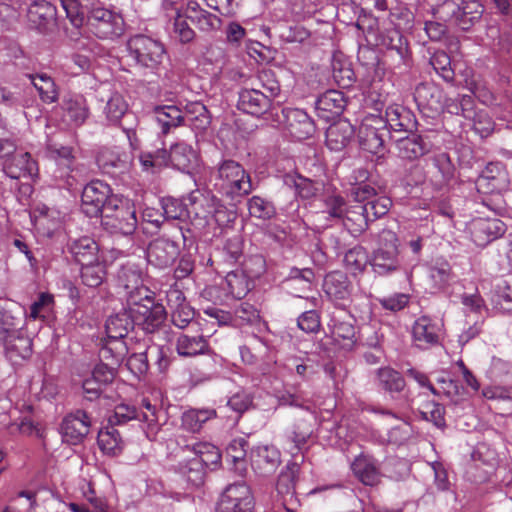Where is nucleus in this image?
<instances>
[{
  "label": "nucleus",
  "mask_w": 512,
  "mask_h": 512,
  "mask_svg": "<svg viewBox=\"0 0 512 512\" xmlns=\"http://www.w3.org/2000/svg\"><path fill=\"white\" fill-rule=\"evenodd\" d=\"M101 223L109 233L122 236L126 242L123 248H113V257L125 255L134 245L133 234L137 228L134 204L122 196H112L101 214Z\"/></svg>",
  "instance_id": "1"
},
{
  "label": "nucleus",
  "mask_w": 512,
  "mask_h": 512,
  "mask_svg": "<svg viewBox=\"0 0 512 512\" xmlns=\"http://www.w3.org/2000/svg\"><path fill=\"white\" fill-rule=\"evenodd\" d=\"M135 323L130 309H125L110 316L105 324L106 338L99 350L101 361H112L113 365H119L130 348L124 338L133 329Z\"/></svg>",
  "instance_id": "2"
},
{
  "label": "nucleus",
  "mask_w": 512,
  "mask_h": 512,
  "mask_svg": "<svg viewBox=\"0 0 512 512\" xmlns=\"http://www.w3.org/2000/svg\"><path fill=\"white\" fill-rule=\"evenodd\" d=\"M88 9L86 24L90 33L102 40H115L125 32L122 15L100 5V0L86 2Z\"/></svg>",
  "instance_id": "3"
},
{
  "label": "nucleus",
  "mask_w": 512,
  "mask_h": 512,
  "mask_svg": "<svg viewBox=\"0 0 512 512\" xmlns=\"http://www.w3.org/2000/svg\"><path fill=\"white\" fill-rule=\"evenodd\" d=\"M214 185L231 199L246 196L253 190L250 174L234 160H224L218 165Z\"/></svg>",
  "instance_id": "4"
},
{
  "label": "nucleus",
  "mask_w": 512,
  "mask_h": 512,
  "mask_svg": "<svg viewBox=\"0 0 512 512\" xmlns=\"http://www.w3.org/2000/svg\"><path fill=\"white\" fill-rule=\"evenodd\" d=\"M160 413L161 409L157 405L151 404L148 399H143L140 411L129 404L121 403L116 405L113 414L109 417V422L111 425H120L132 419H137L143 423L146 437L153 441L160 430Z\"/></svg>",
  "instance_id": "5"
},
{
  "label": "nucleus",
  "mask_w": 512,
  "mask_h": 512,
  "mask_svg": "<svg viewBox=\"0 0 512 512\" xmlns=\"http://www.w3.org/2000/svg\"><path fill=\"white\" fill-rule=\"evenodd\" d=\"M483 8L479 0H445L437 8L442 20L468 31L482 16Z\"/></svg>",
  "instance_id": "6"
},
{
  "label": "nucleus",
  "mask_w": 512,
  "mask_h": 512,
  "mask_svg": "<svg viewBox=\"0 0 512 512\" xmlns=\"http://www.w3.org/2000/svg\"><path fill=\"white\" fill-rule=\"evenodd\" d=\"M281 406L301 408L309 412L308 419L295 423L291 431L287 432V438L294 444L295 449L300 450L313 434L315 415L311 410V401L302 393H284L279 397Z\"/></svg>",
  "instance_id": "7"
},
{
  "label": "nucleus",
  "mask_w": 512,
  "mask_h": 512,
  "mask_svg": "<svg viewBox=\"0 0 512 512\" xmlns=\"http://www.w3.org/2000/svg\"><path fill=\"white\" fill-rule=\"evenodd\" d=\"M127 49L137 64L150 70H156L165 55L162 43L145 35L131 37L127 42Z\"/></svg>",
  "instance_id": "8"
},
{
  "label": "nucleus",
  "mask_w": 512,
  "mask_h": 512,
  "mask_svg": "<svg viewBox=\"0 0 512 512\" xmlns=\"http://www.w3.org/2000/svg\"><path fill=\"white\" fill-rule=\"evenodd\" d=\"M134 323L142 327L147 333H153L164 323L167 313L165 307L160 303H155L152 294L136 301L132 298L128 305Z\"/></svg>",
  "instance_id": "9"
},
{
  "label": "nucleus",
  "mask_w": 512,
  "mask_h": 512,
  "mask_svg": "<svg viewBox=\"0 0 512 512\" xmlns=\"http://www.w3.org/2000/svg\"><path fill=\"white\" fill-rule=\"evenodd\" d=\"M255 499L251 488L245 482L228 485L223 491L217 512H254Z\"/></svg>",
  "instance_id": "10"
},
{
  "label": "nucleus",
  "mask_w": 512,
  "mask_h": 512,
  "mask_svg": "<svg viewBox=\"0 0 512 512\" xmlns=\"http://www.w3.org/2000/svg\"><path fill=\"white\" fill-rule=\"evenodd\" d=\"M112 190L110 186L101 181L93 180L82 191L81 208L89 217H97L106 210V204L110 201Z\"/></svg>",
  "instance_id": "11"
},
{
  "label": "nucleus",
  "mask_w": 512,
  "mask_h": 512,
  "mask_svg": "<svg viewBox=\"0 0 512 512\" xmlns=\"http://www.w3.org/2000/svg\"><path fill=\"white\" fill-rule=\"evenodd\" d=\"M118 287L122 289L123 296L126 298L127 305L131 304L132 298L140 301L152 294V292L143 285L142 272L135 265L126 264L122 266L117 275Z\"/></svg>",
  "instance_id": "12"
},
{
  "label": "nucleus",
  "mask_w": 512,
  "mask_h": 512,
  "mask_svg": "<svg viewBox=\"0 0 512 512\" xmlns=\"http://www.w3.org/2000/svg\"><path fill=\"white\" fill-rule=\"evenodd\" d=\"M117 366L113 365L112 361H102L83 379L82 388L87 400L93 401L100 397L104 388L114 380Z\"/></svg>",
  "instance_id": "13"
},
{
  "label": "nucleus",
  "mask_w": 512,
  "mask_h": 512,
  "mask_svg": "<svg viewBox=\"0 0 512 512\" xmlns=\"http://www.w3.org/2000/svg\"><path fill=\"white\" fill-rule=\"evenodd\" d=\"M322 288L325 296L336 307L344 309L351 301L352 285L347 275L341 271L328 273L324 278Z\"/></svg>",
  "instance_id": "14"
},
{
  "label": "nucleus",
  "mask_w": 512,
  "mask_h": 512,
  "mask_svg": "<svg viewBox=\"0 0 512 512\" xmlns=\"http://www.w3.org/2000/svg\"><path fill=\"white\" fill-rule=\"evenodd\" d=\"M91 427L89 415L83 410H77L68 414L62 420L60 433L62 440L70 445H78L83 442Z\"/></svg>",
  "instance_id": "15"
},
{
  "label": "nucleus",
  "mask_w": 512,
  "mask_h": 512,
  "mask_svg": "<svg viewBox=\"0 0 512 512\" xmlns=\"http://www.w3.org/2000/svg\"><path fill=\"white\" fill-rule=\"evenodd\" d=\"M442 332L443 323L441 320L421 316L412 326L413 342L420 349H428L440 342Z\"/></svg>",
  "instance_id": "16"
},
{
  "label": "nucleus",
  "mask_w": 512,
  "mask_h": 512,
  "mask_svg": "<svg viewBox=\"0 0 512 512\" xmlns=\"http://www.w3.org/2000/svg\"><path fill=\"white\" fill-rule=\"evenodd\" d=\"M383 120L378 116L367 117L360 125L358 131L361 148L372 154H377L383 148L386 129Z\"/></svg>",
  "instance_id": "17"
},
{
  "label": "nucleus",
  "mask_w": 512,
  "mask_h": 512,
  "mask_svg": "<svg viewBox=\"0 0 512 512\" xmlns=\"http://www.w3.org/2000/svg\"><path fill=\"white\" fill-rule=\"evenodd\" d=\"M216 197L210 193H202L199 190L191 192L186 198L188 218L195 221L199 227L210 225L211 213L215 209Z\"/></svg>",
  "instance_id": "18"
},
{
  "label": "nucleus",
  "mask_w": 512,
  "mask_h": 512,
  "mask_svg": "<svg viewBox=\"0 0 512 512\" xmlns=\"http://www.w3.org/2000/svg\"><path fill=\"white\" fill-rule=\"evenodd\" d=\"M470 233L473 242L480 247H485L492 241L502 237L507 227L497 218H477L470 223Z\"/></svg>",
  "instance_id": "19"
},
{
  "label": "nucleus",
  "mask_w": 512,
  "mask_h": 512,
  "mask_svg": "<svg viewBox=\"0 0 512 512\" xmlns=\"http://www.w3.org/2000/svg\"><path fill=\"white\" fill-rule=\"evenodd\" d=\"M285 130L291 138L301 141L309 138L315 131L314 122L311 117L299 108H284Z\"/></svg>",
  "instance_id": "20"
},
{
  "label": "nucleus",
  "mask_w": 512,
  "mask_h": 512,
  "mask_svg": "<svg viewBox=\"0 0 512 512\" xmlns=\"http://www.w3.org/2000/svg\"><path fill=\"white\" fill-rule=\"evenodd\" d=\"M3 171L11 179H28L37 175L38 166L28 152H12L3 162Z\"/></svg>",
  "instance_id": "21"
},
{
  "label": "nucleus",
  "mask_w": 512,
  "mask_h": 512,
  "mask_svg": "<svg viewBox=\"0 0 512 512\" xmlns=\"http://www.w3.org/2000/svg\"><path fill=\"white\" fill-rule=\"evenodd\" d=\"M178 255L177 243L163 237L153 240L147 248V261L159 269L171 266Z\"/></svg>",
  "instance_id": "22"
},
{
  "label": "nucleus",
  "mask_w": 512,
  "mask_h": 512,
  "mask_svg": "<svg viewBox=\"0 0 512 512\" xmlns=\"http://www.w3.org/2000/svg\"><path fill=\"white\" fill-rule=\"evenodd\" d=\"M167 305L171 312L172 323L180 328H186L195 318V310L186 301L183 292L177 288L167 291Z\"/></svg>",
  "instance_id": "23"
},
{
  "label": "nucleus",
  "mask_w": 512,
  "mask_h": 512,
  "mask_svg": "<svg viewBox=\"0 0 512 512\" xmlns=\"http://www.w3.org/2000/svg\"><path fill=\"white\" fill-rule=\"evenodd\" d=\"M237 107L244 113L260 117L271 108L270 96L256 88H242L239 91Z\"/></svg>",
  "instance_id": "24"
},
{
  "label": "nucleus",
  "mask_w": 512,
  "mask_h": 512,
  "mask_svg": "<svg viewBox=\"0 0 512 512\" xmlns=\"http://www.w3.org/2000/svg\"><path fill=\"white\" fill-rule=\"evenodd\" d=\"M48 151L57 164L55 177L63 181V187H72L76 182L75 177L72 175L74 163L72 148L49 144Z\"/></svg>",
  "instance_id": "25"
},
{
  "label": "nucleus",
  "mask_w": 512,
  "mask_h": 512,
  "mask_svg": "<svg viewBox=\"0 0 512 512\" xmlns=\"http://www.w3.org/2000/svg\"><path fill=\"white\" fill-rule=\"evenodd\" d=\"M346 103V98L341 91L331 89L317 98L315 109L318 117L331 121L342 114Z\"/></svg>",
  "instance_id": "26"
},
{
  "label": "nucleus",
  "mask_w": 512,
  "mask_h": 512,
  "mask_svg": "<svg viewBox=\"0 0 512 512\" xmlns=\"http://www.w3.org/2000/svg\"><path fill=\"white\" fill-rule=\"evenodd\" d=\"M167 157L168 166L185 173H190L198 163L197 152L185 142L173 144L167 151Z\"/></svg>",
  "instance_id": "27"
},
{
  "label": "nucleus",
  "mask_w": 512,
  "mask_h": 512,
  "mask_svg": "<svg viewBox=\"0 0 512 512\" xmlns=\"http://www.w3.org/2000/svg\"><path fill=\"white\" fill-rule=\"evenodd\" d=\"M355 477L364 485L374 486L380 482L381 473L378 462L370 455L361 453L351 463Z\"/></svg>",
  "instance_id": "28"
},
{
  "label": "nucleus",
  "mask_w": 512,
  "mask_h": 512,
  "mask_svg": "<svg viewBox=\"0 0 512 512\" xmlns=\"http://www.w3.org/2000/svg\"><path fill=\"white\" fill-rule=\"evenodd\" d=\"M62 109L70 126L79 127L85 123L90 111L86 98L81 94H71L63 98Z\"/></svg>",
  "instance_id": "29"
},
{
  "label": "nucleus",
  "mask_w": 512,
  "mask_h": 512,
  "mask_svg": "<svg viewBox=\"0 0 512 512\" xmlns=\"http://www.w3.org/2000/svg\"><path fill=\"white\" fill-rule=\"evenodd\" d=\"M0 344L4 347L6 357L13 363L29 358L32 353V340L24 331L1 340Z\"/></svg>",
  "instance_id": "30"
},
{
  "label": "nucleus",
  "mask_w": 512,
  "mask_h": 512,
  "mask_svg": "<svg viewBox=\"0 0 512 512\" xmlns=\"http://www.w3.org/2000/svg\"><path fill=\"white\" fill-rule=\"evenodd\" d=\"M251 463L264 474L273 472L280 463V452L272 445H260L251 452Z\"/></svg>",
  "instance_id": "31"
},
{
  "label": "nucleus",
  "mask_w": 512,
  "mask_h": 512,
  "mask_svg": "<svg viewBox=\"0 0 512 512\" xmlns=\"http://www.w3.org/2000/svg\"><path fill=\"white\" fill-rule=\"evenodd\" d=\"M392 201L386 196L375 197L367 203L357 206L359 211H356V221L367 225L369 221H374L384 215H386L391 208Z\"/></svg>",
  "instance_id": "32"
},
{
  "label": "nucleus",
  "mask_w": 512,
  "mask_h": 512,
  "mask_svg": "<svg viewBox=\"0 0 512 512\" xmlns=\"http://www.w3.org/2000/svg\"><path fill=\"white\" fill-rule=\"evenodd\" d=\"M185 15L200 30L205 32L216 30L221 25V20L218 16L202 9L198 2L194 0H189L187 2Z\"/></svg>",
  "instance_id": "33"
},
{
  "label": "nucleus",
  "mask_w": 512,
  "mask_h": 512,
  "mask_svg": "<svg viewBox=\"0 0 512 512\" xmlns=\"http://www.w3.org/2000/svg\"><path fill=\"white\" fill-rule=\"evenodd\" d=\"M328 326L335 341L345 349H352L356 343V330L351 317L348 320H344L333 315Z\"/></svg>",
  "instance_id": "34"
},
{
  "label": "nucleus",
  "mask_w": 512,
  "mask_h": 512,
  "mask_svg": "<svg viewBox=\"0 0 512 512\" xmlns=\"http://www.w3.org/2000/svg\"><path fill=\"white\" fill-rule=\"evenodd\" d=\"M69 250L80 265L93 263L100 259L99 245L94 239L87 236L73 240Z\"/></svg>",
  "instance_id": "35"
},
{
  "label": "nucleus",
  "mask_w": 512,
  "mask_h": 512,
  "mask_svg": "<svg viewBox=\"0 0 512 512\" xmlns=\"http://www.w3.org/2000/svg\"><path fill=\"white\" fill-rule=\"evenodd\" d=\"M154 114L163 134H167L172 128H177L184 124L183 111L177 106H157L154 109Z\"/></svg>",
  "instance_id": "36"
},
{
  "label": "nucleus",
  "mask_w": 512,
  "mask_h": 512,
  "mask_svg": "<svg viewBox=\"0 0 512 512\" xmlns=\"http://www.w3.org/2000/svg\"><path fill=\"white\" fill-rule=\"evenodd\" d=\"M210 347L208 339L202 335L189 336L182 334L178 337L176 350L180 356L194 357L208 353Z\"/></svg>",
  "instance_id": "37"
},
{
  "label": "nucleus",
  "mask_w": 512,
  "mask_h": 512,
  "mask_svg": "<svg viewBox=\"0 0 512 512\" xmlns=\"http://www.w3.org/2000/svg\"><path fill=\"white\" fill-rule=\"evenodd\" d=\"M216 416L217 412L213 408H192L182 414V427L191 433H198L207 421Z\"/></svg>",
  "instance_id": "38"
},
{
  "label": "nucleus",
  "mask_w": 512,
  "mask_h": 512,
  "mask_svg": "<svg viewBox=\"0 0 512 512\" xmlns=\"http://www.w3.org/2000/svg\"><path fill=\"white\" fill-rule=\"evenodd\" d=\"M428 279L434 292H444L453 280L451 266L446 261L436 262L428 268Z\"/></svg>",
  "instance_id": "39"
},
{
  "label": "nucleus",
  "mask_w": 512,
  "mask_h": 512,
  "mask_svg": "<svg viewBox=\"0 0 512 512\" xmlns=\"http://www.w3.org/2000/svg\"><path fill=\"white\" fill-rule=\"evenodd\" d=\"M284 183L294 189L295 194L304 200L314 198L321 190V184L314 182L298 174H287L284 176Z\"/></svg>",
  "instance_id": "40"
},
{
  "label": "nucleus",
  "mask_w": 512,
  "mask_h": 512,
  "mask_svg": "<svg viewBox=\"0 0 512 512\" xmlns=\"http://www.w3.org/2000/svg\"><path fill=\"white\" fill-rule=\"evenodd\" d=\"M29 79L37 90L42 102L46 104L55 103L58 100L59 92L54 79L46 73L29 74Z\"/></svg>",
  "instance_id": "41"
},
{
  "label": "nucleus",
  "mask_w": 512,
  "mask_h": 512,
  "mask_svg": "<svg viewBox=\"0 0 512 512\" xmlns=\"http://www.w3.org/2000/svg\"><path fill=\"white\" fill-rule=\"evenodd\" d=\"M493 309L502 313H512V284L507 280L497 279L492 291Z\"/></svg>",
  "instance_id": "42"
},
{
  "label": "nucleus",
  "mask_w": 512,
  "mask_h": 512,
  "mask_svg": "<svg viewBox=\"0 0 512 512\" xmlns=\"http://www.w3.org/2000/svg\"><path fill=\"white\" fill-rule=\"evenodd\" d=\"M56 9L54 5L47 1H35L28 9V19L37 29L45 28L54 20Z\"/></svg>",
  "instance_id": "43"
},
{
  "label": "nucleus",
  "mask_w": 512,
  "mask_h": 512,
  "mask_svg": "<svg viewBox=\"0 0 512 512\" xmlns=\"http://www.w3.org/2000/svg\"><path fill=\"white\" fill-rule=\"evenodd\" d=\"M398 254L399 251L375 249L371 261L374 272L379 275H387L397 271L400 268Z\"/></svg>",
  "instance_id": "44"
},
{
  "label": "nucleus",
  "mask_w": 512,
  "mask_h": 512,
  "mask_svg": "<svg viewBox=\"0 0 512 512\" xmlns=\"http://www.w3.org/2000/svg\"><path fill=\"white\" fill-rule=\"evenodd\" d=\"M411 113L408 109L399 104H389L385 110L386 120L383 121L384 128L392 131H405L410 122Z\"/></svg>",
  "instance_id": "45"
},
{
  "label": "nucleus",
  "mask_w": 512,
  "mask_h": 512,
  "mask_svg": "<svg viewBox=\"0 0 512 512\" xmlns=\"http://www.w3.org/2000/svg\"><path fill=\"white\" fill-rule=\"evenodd\" d=\"M97 442L103 453L112 456L119 454L123 446L121 435L113 425L99 431Z\"/></svg>",
  "instance_id": "46"
},
{
  "label": "nucleus",
  "mask_w": 512,
  "mask_h": 512,
  "mask_svg": "<svg viewBox=\"0 0 512 512\" xmlns=\"http://www.w3.org/2000/svg\"><path fill=\"white\" fill-rule=\"evenodd\" d=\"M377 382L379 387L390 393L392 396L394 393L402 392L406 385L403 376L398 371L390 367L378 369Z\"/></svg>",
  "instance_id": "47"
},
{
  "label": "nucleus",
  "mask_w": 512,
  "mask_h": 512,
  "mask_svg": "<svg viewBox=\"0 0 512 512\" xmlns=\"http://www.w3.org/2000/svg\"><path fill=\"white\" fill-rule=\"evenodd\" d=\"M399 155L405 159H416L428 152L426 143L420 136L412 135L397 141Z\"/></svg>",
  "instance_id": "48"
},
{
  "label": "nucleus",
  "mask_w": 512,
  "mask_h": 512,
  "mask_svg": "<svg viewBox=\"0 0 512 512\" xmlns=\"http://www.w3.org/2000/svg\"><path fill=\"white\" fill-rule=\"evenodd\" d=\"M224 290L233 298L241 299L250 291V281L242 271L229 272L225 277Z\"/></svg>",
  "instance_id": "49"
},
{
  "label": "nucleus",
  "mask_w": 512,
  "mask_h": 512,
  "mask_svg": "<svg viewBox=\"0 0 512 512\" xmlns=\"http://www.w3.org/2000/svg\"><path fill=\"white\" fill-rule=\"evenodd\" d=\"M183 449L192 451L206 466H216L220 463L221 454L215 445L209 442H196L192 445H185Z\"/></svg>",
  "instance_id": "50"
},
{
  "label": "nucleus",
  "mask_w": 512,
  "mask_h": 512,
  "mask_svg": "<svg viewBox=\"0 0 512 512\" xmlns=\"http://www.w3.org/2000/svg\"><path fill=\"white\" fill-rule=\"evenodd\" d=\"M184 124L188 123L197 129H204L209 124L207 108L200 102H190L185 106Z\"/></svg>",
  "instance_id": "51"
},
{
  "label": "nucleus",
  "mask_w": 512,
  "mask_h": 512,
  "mask_svg": "<svg viewBox=\"0 0 512 512\" xmlns=\"http://www.w3.org/2000/svg\"><path fill=\"white\" fill-rule=\"evenodd\" d=\"M141 168L145 172L156 173L168 166L167 150L159 149L155 152H143L139 156Z\"/></svg>",
  "instance_id": "52"
},
{
  "label": "nucleus",
  "mask_w": 512,
  "mask_h": 512,
  "mask_svg": "<svg viewBox=\"0 0 512 512\" xmlns=\"http://www.w3.org/2000/svg\"><path fill=\"white\" fill-rule=\"evenodd\" d=\"M146 344H139L127 359L128 369L136 376L145 374L149 368V352Z\"/></svg>",
  "instance_id": "53"
},
{
  "label": "nucleus",
  "mask_w": 512,
  "mask_h": 512,
  "mask_svg": "<svg viewBox=\"0 0 512 512\" xmlns=\"http://www.w3.org/2000/svg\"><path fill=\"white\" fill-rule=\"evenodd\" d=\"M127 109L128 104L122 94L113 92L107 100L103 112L110 123L116 124L126 113Z\"/></svg>",
  "instance_id": "54"
},
{
  "label": "nucleus",
  "mask_w": 512,
  "mask_h": 512,
  "mask_svg": "<svg viewBox=\"0 0 512 512\" xmlns=\"http://www.w3.org/2000/svg\"><path fill=\"white\" fill-rule=\"evenodd\" d=\"M248 443L244 438L233 439L227 449L226 458L231 461L235 470L241 474L245 470L246 447Z\"/></svg>",
  "instance_id": "55"
},
{
  "label": "nucleus",
  "mask_w": 512,
  "mask_h": 512,
  "mask_svg": "<svg viewBox=\"0 0 512 512\" xmlns=\"http://www.w3.org/2000/svg\"><path fill=\"white\" fill-rule=\"evenodd\" d=\"M325 211L331 218L341 219L346 217L348 220L356 221V218L350 214H356V211L347 210L346 202L340 195H330L324 200Z\"/></svg>",
  "instance_id": "56"
},
{
  "label": "nucleus",
  "mask_w": 512,
  "mask_h": 512,
  "mask_svg": "<svg viewBox=\"0 0 512 512\" xmlns=\"http://www.w3.org/2000/svg\"><path fill=\"white\" fill-rule=\"evenodd\" d=\"M368 263V253L361 246H355L345 253V267L354 274L363 271Z\"/></svg>",
  "instance_id": "57"
},
{
  "label": "nucleus",
  "mask_w": 512,
  "mask_h": 512,
  "mask_svg": "<svg viewBox=\"0 0 512 512\" xmlns=\"http://www.w3.org/2000/svg\"><path fill=\"white\" fill-rule=\"evenodd\" d=\"M24 331L21 320L10 311L0 309V341Z\"/></svg>",
  "instance_id": "58"
},
{
  "label": "nucleus",
  "mask_w": 512,
  "mask_h": 512,
  "mask_svg": "<svg viewBox=\"0 0 512 512\" xmlns=\"http://www.w3.org/2000/svg\"><path fill=\"white\" fill-rule=\"evenodd\" d=\"M247 206L249 214L258 219L267 220L276 213L273 203L260 196L251 197L248 200Z\"/></svg>",
  "instance_id": "59"
},
{
  "label": "nucleus",
  "mask_w": 512,
  "mask_h": 512,
  "mask_svg": "<svg viewBox=\"0 0 512 512\" xmlns=\"http://www.w3.org/2000/svg\"><path fill=\"white\" fill-rule=\"evenodd\" d=\"M104 276L105 269L99 260L81 265L82 282L88 287L99 286L103 282Z\"/></svg>",
  "instance_id": "60"
},
{
  "label": "nucleus",
  "mask_w": 512,
  "mask_h": 512,
  "mask_svg": "<svg viewBox=\"0 0 512 512\" xmlns=\"http://www.w3.org/2000/svg\"><path fill=\"white\" fill-rule=\"evenodd\" d=\"M436 73L446 82H453L454 70L451 67V59L444 51H437L433 54L430 60Z\"/></svg>",
  "instance_id": "61"
},
{
  "label": "nucleus",
  "mask_w": 512,
  "mask_h": 512,
  "mask_svg": "<svg viewBox=\"0 0 512 512\" xmlns=\"http://www.w3.org/2000/svg\"><path fill=\"white\" fill-rule=\"evenodd\" d=\"M54 304V297L50 293H40L37 300L30 306V312L26 316V320H44L46 315L51 311Z\"/></svg>",
  "instance_id": "62"
},
{
  "label": "nucleus",
  "mask_w": 512,
  "mask_h": 512,
  "mask_svg": "<svg viewBox=\"0 0 512 512\" xmlns=\"http://www.w3.org/2000/svg\"><path fill=\"white\" fill-rule=\"evenodd\" d=\"M162 210L165 219L185 220L188 218L187 201L176 198H164L162 200Z\"/></svg>",
  "instance_id": "63"
},
{
  "label": "nucleus",
  "mask_w": 512,
  "mask_h": 512,
  "mask_svg": "<svg viewBox=\"0 0 512 512\" xmlns=\"http://www.w3.org/2000/svg\"><path fill=\"white\" fill-rule=\"evenodd\" d=\"M419 412L424 420L432 422L436 427L442 428L445 426V410L441 404L426 401L421 404Z\"/></svg>",
  "instance_id": "64"
}]
</instances>
